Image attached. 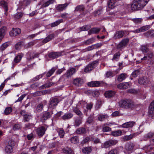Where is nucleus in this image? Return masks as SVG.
I'll return each instance as SVG.
<instances>
[{"mask_svg": "<svg viewBox=\"0 0 154 154\" xmlns=\"http://www.w3.org/2000/svg\"><path fill=\"white\" fill-rule=\"evenodd\" d=\"M149 0H134L131 5L133 11L139 10L143 9L147 4Z\"/></svg>", "mask_w": 154, "mask_h": 154, "instance_id": "nucleus-1", "label": "nucleus"}, {"mask_svg": "<svg viewBox=\"0 0 154 154\" xmlns=\"http://www.w3.org/2000/svg\"><path fill=\"white\" fill-rule=\"evenodd\" d=\"M118 104L120 107L125 108H132L134 106L133 102L130 100H122Z\"/></svg>", "mask_w": 154, "mask_h": 154, "instance_id": "nucleus-2", "label": "nucleus"}, {"mask_svg": "<svg viewBox=\"0 0 154 154\" xmlns=\"http://www.w3.org/2000/svg\"><path fill=\"white\" fill-rule=\"evenodd\" d=\"M53 114V113L52 111L50 112L46 111L43 112L41 117V120L42 122H44L48 119L51 117Z\"/></svg>", "mask_w": 154, "mask_h": 154, "instance_id": "nucleus-3", "label": "nucleus"}, {"mask_svg": "<svg viewBox=\"0 0 154 154\" xmlns=\"http://www.w3.org/2000/svg\"><path fill=\"white\" fill-rule=\"evenodd\" d=\"M97 63V61H94L91 63L88 64L85 68L84 72L86 73L89 72L96 66Z\"/></svg>", "mask_w": 154, "mask_h": 154, "instance_id": "nucleus-4", "label": "nucleus"}, {"mask_svg": "<svg viewBox=\"0 0 154 154\" xmlns=\"http://www.w3.org/2000/svg\"><path fill=\"white\" fill-rule=\"evenodd\" d=\"M35 131L38 136L40 137L45 134L46 129L43 126H41L37 128Z\"/></svg>", "mask_w": 154, "mask_h": 154, "instance_id": "nucleus-5", "label": "nucleus"}, {"mask_svg": "<svg viewBox=\"0 0 154 154\" xmlns=\"http://www.w3.org/2000/svg\"><path fill=\"white\" fill-rule=\"evenodd\" d=\"M129 41V39L128 38L123 39L117 45V48L120 49L124 48L127 45Z\"/></svg>", "mask_w": 154, "mask_h": 154, "instance_id": "nucleus-6", "label": "nucleus"}, {"mask_svg": "<svg viewBox=\"0 0 154 154\" xmlns=\"http://www.w3.org/2000/svg\"><path fill=\"white\" fill-rule=\"evenodd\" d=\"M118 141L115 140H110L105 142L103 145V147L104 148H108L110 146L114 145L118 143Z\"/></svg>", "mask_w": 154, "mask_h": 154, "instance_id": "nucleus-7", "label": "nucleus"}, {"mask_svg": "<svg viewBox=\"0 0 154 154\" xmlns=\"http://www.w3.org/2000/svg\"><path fill=\"white\" fill-rule=\"evenodd\" d=\"M59 103L58 99L57 98H51L50 99L49 106L51 108H54Z\"/></svg>", "mask_w": 154, "mask_h": 154, "instance_id": "nucleus-8", "label": "nucleus"}, {"mask_svg": "<svg viewBox=\"0 0 154 154\" xmlns=\"http://www.w3.org/2000/svg\"><path fill=\"white\" fill-rule=\"evenodd\" d=\"M21 30L19 28H13L12 30L9 32V35L11 36H15L20 33Z\"/></svg>", "mask_w": 154, "mask_h": 154, "instance_id": "nucleus-9", "label": "nucleus"}, {"mask_svg": "<svg viewBox=\"0 0 154 154\" xmlns=\"http://www.w3.org/2000/svg\"><path fill=\"white\" fill-rule=\"evenodd\" d=\"M150 28V26L146 25L141 27L135 30L131 31V32L134 33H139L141 32H145L149 29Z\"/></svg>", "mask_w": 154, "mask_h": 154, "instance_id": "nucleus-10", "label": "nucleus"}, {"mask_svg": "<svg viewBox=\"0 0 154 154\" xmlns=\"http://www.w3.org/2000/svg\"><path fill=\"white\" fill-rule=\"evenodd\" d=\"M102 82V81H93L88 82L87 85L90 87H98L100 85Z\"/></svg>", "mask_w": 154, "mask_h": 154, "instance_id": "nucleus-11", "label": "nucleus"}, {"mask_svg": "<svg viewBox=\"0 0 154 154\" xmlns=\"http://www.w3.org/2000/svg\"><path fill=\"white\" fill-rule=\"evenodd\" d=\"M76 71V69L74 68H72L67 70L66 72L65 75H66V77L68 78L70 77L73 74H75Z\"/></svg>", "mask_w": 154, "mask_h": 154, "instance_id": "nucleus-12", "label": "nucleus"}, {"mask_svg": "<svg viewBox=\"0 0 154 154\" xmlns=\"http://www.w3.org/2000/svg\"><path fill=\"white\" fill-rule=\"evenodd\" d=\"M109 118V116L107 114L104 113H100L98 116V120L102 122L104 121L105 119Z\"/></svg>", "mask_w": 154, "mask_h": 154, "instance_id": "nucleus-13", "label": "nucleus"}, {"mask_svg": "<svg viewBox=\"0 0 154 154\" xmlns=\"http://www.w3.org/2000/svg\"><path fill=\"white\" fill-rule=\"evenodd\" d=\"M134 147V145L133 143H128L125 145V149L129 153L132 152Z\"/></svg>", "mask_w": 154, "mask_h": 154, "instance_id": "nucleus-14", "label": "nucleus"}, {"mask_svg": "<svg viewBox=\"0 0 154 154\" xmlns=\"http://www.w3.org/2000/svg\"><path fill=\"white\" fill-rule=\"evenodd\" d=\"M130 86V83L125 82L121 83L117 85L118 88L121 89H126L129 87Z\"/></svg>", "mask_w": 154, "mask_h": 154, "instance_id": "nucleus-15", "label": "nucleus"}, {"mask_svg": "<svg viewBox=\"0 0 154 154\" xmlns=\"http://www.w3.org/2000/svg\"><path fill=\"white\" fill-rule=\"evenodd\" d=\"M69 5V3H66L63 4L58 5L56 8L57 10L60 11H63L65 9L66 7Z\"/></svg>", "mask_w": 154, "mask_h": 154, "instance_id": "nucleus-16", "label": "nucleus"}, {"mask_svg": "<svg viewBox=\"0 0 154 154\" xmlns=\"http://www.w3.org/2000/svg\"><path fill=\"white\" fill-rule=\"evenodd\" d=\"M135 124L134 122H129L124 123L121 125V127L123 128H129L132 127Z\"/></svg>", "mask_w": 154, "mask_h": 154, "instance_id": "nucleus-17", "label": "nucleus"}, {"mask_svg": "<svg viewBox=\"0 0 154 154\" xmlns=\"http://www.w3.org/2000/svg\"><path fill=\"white\" fill-rule=\"evenodd\" d=\"M55 35L54 33L50 34L42 40V43L45 44L51 41L54 38Z\"/></svg>", "mask_w": 154, "mask_h": 154, "instance_id": "nucleus-18", "label": "nucleus"}, {"mask_svg": "<svg viewBox=\"0 0 154 154\" xmlns=\"http://www.w3.org/2000/svg\"><path fill=\"white\" fill-rule=\"evenodd\" d=\"M6 31V27L5 26H3L0 29V41L5 35Z\"/></svg>", "mask_w": 154, "mask_h": 154, "instance_id": "nucleus-19", "label": "nucleus"}, {"mask_svg": "<svg viewBox=\"0 0 154 154\" xmlns=\"http://www.w3.org/2000/svg\"><path fill=\"white\" fill-rule=\"evenodd\" d=\"M115 94V92L113 91H108L105 92L104 96L106 98H109L113 97Z\"/></svg>", "mask_w": 154, "mask_h": 154, "instance_id": "nucleus-20", "label": "nucleus"}, {"mask_svg": "<svg viewBox=\"0 0 154 154\" xmlns=\"http://www.w3.org/2000/svg\"><path fill=\"white\" fill-rule=\"evenodd\" d=\"M149 81L148 79L146 77H144L142 78H140L138 80V83L140 84H146L149 83Z\"/></svg>", "mask_w": 154, "mask_h": 154, "instance_id": "nucleus-21", "label": "nucleus"}, {"mask_svg": "<svg viewBox=\"0 0 154 154\" xmlns=\"http://www.w3.org/2000/svg\"><path fill=\"white\" fill-rule=\"evenodd\" d=\"M73 82L74 85L80 86L83 83V80L81 78H77L73 80Z\"/></svg>", "mask_w": 154, "mask_h": 154, "instance_id": "nucleus-22", "label": "nucleus"}, {"mask_svg": "<svg viewBox=\"0 0 154 154\" xmlns=\"http://www.w3.org/2000/svg\"><path fill=\"white\" fill-rule=\"evenodd\" d=\"M92 150V147L91 146L85 147L83 148L82 149V152L85 154L90 153Z\"/></svg>", "mask_w": 154, "mask_h": 154, "instance_id": "nucleus-23", "label": "nucleus"}, {"mask_svg": "<svg viewBox=\"0 0 154 154\" xmlns=\"http://www.w3.org/2000/svg\"><path fill=\"white\" fill-rule=\"evenodd\" d=\"M101 29L97 27H94L91 28L88 32L89 34H97L100 31Z\"/></svg>", "mask_w": 154, "mask_h": 154, "instance_id": "nucleus-24", "label": "nucleus"}, {"mask_svg": "<svg viewBox=\"0 0 154 154\" xmlns=\"http://www.w3.org/2000/svg\"><path fill=\"white\" fill-rule=\"evenodd\" d=\"M72 110L75 113L79 116H81L83 115L82 112L79 109L78 106L77 105L73 107Z\"/></svg>", "mask_w": 154, "mask_h": 154, "instance_id": "nucleus-25", "label": "nucleus"}, {"mask_svg": "<svg viewBox=\"0 0 154 154\" xmlns=\"http://www.w3.org/2000/svg\"><path fill=\"white\" fill-rule=\"evenodd\" d=\"M140 50L143 53L145 54L146 53H148L149 51V49L148 48V46L147 45H142L141 46Z\"/></svg>", "mask_w": 154, "mask_h": 154, "instance_id": "nucleus-26", "label": "nucleus"}, {"mask_svg": "<svg viewBox=\"0 0 154 154\" xmlns=\"http://www.w3.org/2000/svg\"><path fill=\"white\" fill-rule=\"evenodd\" d=\"M148 112L150 114L154 113V100L151 102L150 104L149 107Z\"/></svg>", "mask_w": 154, "mask_h": 154, "instance_id": "nucleus-27", "label": "nucleus"}, {"mask_svg": "<svg viewBox=\"0 0 154 154\" xmlns=\"http://www.w3.org/2000/svg\"><path fill=\"white\" fill-rule=\"evenodd\" d=\"M125 34L124 32L123 31H119L116 32L115 35V38H120L122 37Z\"/></svg>", "mask_w": 154, "mask_h": 154, "instance_id": "nucleus-28", "label": "nucleus"}, {"mask_svg": "<svg viewBox=\"0 0 154 154\" xmlns=\"http://www.w3.org/2000/svg\"><path fill=\"white\" fill-rule=\"evenodd\" d=\"M55 0H49L45 2L41 6V8H43L48 6L50 5L53 4L55 2Z\"/></svg>", "mask_w": 154, "mask_h": 154, "instance_id": "nucleus-29", "label": "nucleus"}, {"mask_svg": "<svg viewBox=\"0 0 154 154\" xmlns=\"http://www.w3.org/2000/svg\"><path fill=\"white\" fill-rule=\"evenodd\" d=\"M60 55V54L59 52H51L48 55V57L52 59L55 58Z\"/></svg>", "mask_w": 154, "mask_h": 154, "instance_id": "nucleus-30", "label": "nucleus"}, {"mask_svg": "<svg viewBox=\"0 0 154 154\" xmlns=\"http://www.w3.org/2000/svg\"><path fill=\"white\" fill-rule=\"evenodd\" d=\"M154 136V132H150L144 136V138L145 140H146L147 139L152 138Z\"/></svg>", "mask_w": 154, "mask_h": 154, "instance_id": "nucleus-31", "label": "nucleus"}, {"mask_svg": "<svg viewBox=\"0 0 154 154\" xmlns=\"http://www.w3.org/2000/svg\"><path fill=\"white\" fill-rule=\"evenodd\" d=\"M37 56L38 55L29 52H28L27 54V58L29 60L33 59Z\"/></svg>", "mask_w": 154, "mask_h": 154, "instance_id": "nucleus-32", "label": "nucleus"}, {"mask_svg": "<svg viewBox=\"0 0 154 154\" xmlns=\"http://www.w3.org/2000/svg\"><path fill=\"white\" fill-rule=\"evenodd\" d=\"M62 150L63 152L65 154H71L73 152L72 150L70 148L68 147L63 148Z\"/></svg>", "mask_w": 154, "mask_h": 154, "instance_id": "nucleus-33", "label": "nucleus"}, {"mask_svg": "<svg viewBox=\"0 0 154 154\" xmlns=\"http://www.w3.org/2000/svg\"><path fill=\"white\" fill-rule=\"evenodd\" d=\"M58 69V66H56L55 67H53L50 70H49L47 73L46 76L48 77L51 76L55 72V70Z\"/></svg>", "mask_w": 154, "mask_h": 154, "instance_id": "nucleus-34", "label": "nucleus"}, {"mask_svg": "<svg viewBox=\"0 0 154 154\" xmlns=\"http://www.w3.org/2000/svg\"><path fill=\"white\" fill-rule=\"evenodd\" d=\"M153 56V53L151 51H149L147 54L146 56H144L143 57L144 60H148V61L149 60V59L151 58Z\"/></svg>", "mask_w": 154, "mask_h": 154, "instance_id": "nucleus-35", "label": "nucleus"}, {"mask_svg": "<svg viewBox=\"0 0 154 154\" xmlns=\"http://www.w3.org/2000/svg\"><path fill=\"white\" fill-rule=\"evenodd\" d=\"M73 116V114L71 113H66L62 117V118L64 120L68 119L71 118Z\"/></svg>", "mask_w": 154, "mask_h": 154, "instance_id": "nucleus-36", "label": "nucleus"}, {"mask_svg": "<svg viewBox=\"0 0 154 154\" xmlns=\"http://www.w3.org/2000/svg\"><path fill=\"white\" fill-rule=\"evenodd\" d=\"M116 0H110L108 3V6L109 8H113L115 6Z\"/></svg>", "mask_w": 154, "mask_h": 154, "instance_id": "nucleus-37", "label": "nucleus"}, {"mask_svg": "<svg viewBox=\"0 0 154 154\" xmlns=\"http://www.w3.org/2000/svg\"><path fill=\"white\" fill-rule=\"evenodd\" d=\"M0 5L4 8L5 11L7 12L8 11V7L7 3L5 1L2 0L0 2Z\"/></svg>", "mask_w": 154, "mask_h": 154, "instance_id": "nucleus-38", "label": "nucleus"}, {"mask_svg": "<svg viewBox=\"0 0 154 154\" xmlns=\"http://www.w3.org/2000/svg\"><path fill=\"white\" fill-rule=\"evenodd\" d=\"M23 56L22 53L19 54L14 58V61L16 63H18L20 62L21 59L22 57Z\"/></svg>", "mask_w": 154, "mask_h": 154, "instance_id": "nucleus-39", "label": "nucleus"}, {"mask_svg": "<svg viewBox=\"0 0 154 154\" xmlns=\"http://www.w3.org/2000/svg\"><path fill=\"white\" fill-rule=\"evenodd\" d=\"M127 77V75L125 73H122L120 74L118 77V80L119 82H122Z\"/></svg>", "mask_w": 154, "mask_h": 154, "instance_id": "nucleus-40", "label": "nucleus"}, {"mask_svg": "<svg viewBox=\"0 0 154 154\" xmlns=\"http://www.w3.org/2000/svg\"><path fill=\"white\" fill-rule=\"evenodd\" d=\"M63 21V19H60L57 20L55 22L51 23L50 24L51 26V27H54L57 26L59 25L60 23L62 22Z\"/></svg>", "mask_w": 154, "mask_h": 154, "instance_id": "nucleus-41", "label": "nucleus"}, {"mask_svg": "<svg viewBox=\"0 0 154 154\" xmlns=\"http://www.w3.org/2000/svg\"><path fill=\"white\" fill-rule=\"evenodd\" d=\"M5 150L7 153H11L13 150V147L7 145L5 147Z\"/></svg>", "mask_w": 154, "mask_h": 154, "instance_id": "nucleus-42", "label": "nucleus"}, {"mask_svg": "<svg viewBox=\"0 0 154 154\" xmlns=\"http://www.w3.org/2000/svg\"><path fill=\"white\" fill-rule=\"evenodd\" d=\"M112 134L114 136H119L122 135V131L120 130L115 131L112 132Z\"/></svg>", "mask_w": 154, "mask_h": 154, "instance_id": "nucleus-43", "label": "nucleus"}, {"mask_svg": "<svg viewBox=\"0 0 154 154\" xmlns=\"http://www.w3.org/2000/svg\"><path fill=\"white\" fill-rule=\"evenodd\" d=\"M85 129L83 128H79L76 131V133L78 134H82L86 132Z\"/></svg>", "mask_w": 154, "mask_h": 154, "instance_id": "nucleus-44", "label": "nucleus"}, {"mask_svg": "<svg viewBox=\"0 0 154 154\" xmlns=\"http://www.w3.org/2000/svg\"><path fill=\"white\" fill-rule=\"evenodd\" d=\"M85 8L83 5H79L76 7L75 8V11H83L84 10Z\"/></svg>", "mask_w": 154, "mask_h": 154, "instance_id": "nucleus-45", "label": "nucleus"}, {"mask_svg": "<svg viewBox=\"0 0 154 154\" xmlns=\"http://www.w3.org/2000/svg\"><path fill=\"white\" fill-rule=\"evenodd\" d=\"M12 111V109L10 107H6L4 110V113L6 115L9 114Z\"/></svg>", "mask_w": 154, "mask_h": 154, "instance_id": "nucleus-46", "label": "nucleus"}, {"mask_svg": "<svg viewBox=\"0 0 154 154\" xmlns=\"http://www.w3.org/2000/svg\"><path fill=\"white\" fill-rule=\"evenodd\" d=\"M82 117L76 119L75 121V126H79L82 122Z\"/></svg>", "mask_w": 154, "mask_h": 154, "instance_id": "nucleus-47", "label": "nucleus"}, {"mask_svg": "<svg viewBox=\"0 0 154 154\" xmlns=\"http://www.w3.org/2000/svg\"><path fill=\"white\" fill-rule=\"evenodd\" d=\"M70 141L72 143L77 144L79 142V140L78 137L75 136L71 138Z\"/></svg>", "mask_w": 154, "mask_h": 154, "instance_id": "nucleus-48", "label": "nucleus"}, {"mask_svg": "<svg viewBox=\"0 0 154 154\" xmlns=\"http://www.w3.org/2000/svg\"><path fill=\"white\" fill-rule=\"evenodd\" d=\"M57 132L60 138H63L65 132L64 130L61 128L59 129Z\"/></svg>", "mask_w": 154, "mask_h": 154, "instance_id": "nucleus-49", "label": "nucleus"}, {"mask_svg": "<svg viewBox=\"0 0 154 154\" xmlns=\"http://www.w3.org/2000/svg\"><path fill=\"white\" fill-rule=\"evenodd\" d=\"M119 152L118 148H116L111 149L108 153V154H118Z\"/></svg>", "mask_w": 154, "mask_h": 154, "instance_id": "nucleus-50", "label": "nucleus"}, {"mask_svg": "<svg viewBox=\"0 0 154 154\" xmlns=\"http://www.w3.org/2000/svg\"><path fill=\"white\" fill-rule=\"evenodd\" d=\"M91 26L90 25H87L86 26H83L80 28V31H85L88 30Z\"/></svg>", "mask_w": 154, "mask_h": 154, "instance_id": "nucleus-51", "label": "nucleus"}, {"mask_svg": "<svg viewBox=\"0 0 154 154\" xmlns=\"http://www.w3.org/2000/svg\"><path fill=\"white\" fill-rule=\"evenodd\" d=\"M102 131L103 132H106L108 131H111V128L107 126H102Z\"/></svg>", "mask_w": 154, "mask_h": 154, "instance_id": "nucleus-52", "label": "nucleus"}, {"mask_svg": "<svg viewBox=\"0 0 154 154\" xmlns=\"http://www.w3.org/2000/svg\"><path fill=\"white\" fill-rule=\"evenodd\" d=\"M23 44V42H18L15 45V49L17 50H19Z\"/></svg>", "mask_w": 154, "mask_h": 154, "instance_id": "nucleus-53", "label": "nucleus"}, {"mask_svg": "<svg viewBox=\"0 0 154 154\" xmlns=\"http://www.w3.org/2000/svg\"><path fill=\"white\" fill-rule=\"evenodd\" d=\"M146 34L148 36L154 37V30H150L146 33Z\"/></svg>", "mask_w": 154, "mask_h": 154, "instance_id": "nucleus-54", "label": "nucleus"}, {"mask_svg": "<svg viewBox=\"0 0 154 154\" xmlns=\"http://www.w3.org/2000/svg\"><path fill=\"white\" fill-rule=\"evenodd\" d=\"M43 108V105L42 103L39 104L37 107V110L38 112H40L42 111Z\"/></svg>", "mask_w": 154, "mask_h": 154, "instance_id": "nucleus-55", "label": "nucleus"}, {"mask_svg": "<svg viewBox=\"0 0 154 154\" xmlns=\"http://www.w3.org/2000/svg\"><path fill=\"white\" fill-rule=\"evenodd\" d=\"M120 55V53L119 52H118L115 53L114 55V56L112 60H117L119 58Z\"/></svg>", "mask_w": 154, "mask_h": 154, "instance_id": "nucleus-56", "label": "nucleus"}, {"mask_svg": "<svg viewBox=\"0 0 154 154\" xmlns=\"http://www.w3.org/2000/svg\"><path fill=\"white\" fill-rule=\"evenodd\" d=\"M153 145H154V144L151 143L150 145L146 146L144 147V148L147 149L149 151H150L153 149V147L152 146Z\"/></svg>", "mask_w": 154, "mask_h": 154, "instance_id": "nucleus-57", "label": "nucleus"}, {"mask_svg": "<svg viewBox=\"0 0 154 154\" xmlns=\"http://www.w3.org/2000/svg\"><path fill=\"white\" fill-rule=\"evenodd\" d=\"M8 45L7 43H5L0 46V50L1 51H3L8 47Z\"/></svg>", "mask_w": 154, "mask_h": 154, "instance_id": "nucleus-58", "label": "nucleus"}, {"mask_svg": "<svg viewBox=\"0 0 154 154\" xmlns=\"http://www.w3.org/2000/svg\"><path fill=\"white\" fill-rule=\"evenodd\" d=\"M134 136L133 134H130L128 136H126L124 137V139L125 140H128L131 139Z\"/></svg>", "mask_w": 154, "mask_h": 154, "instance_id": "nucleus-59", "label": "nucleus"}, {"mask_svg": "<svg viewBox=\"0 0 154 154\" xmlns=\"http://www.w3.org/2000/svg\"><path fill=\"white\" fill-rule=\"evenodd\" d=\"M15 141L12 140H10L9 141V142H8V145L9 146H10L12 147L13 148L14 146L15 145Z\"/></svg>", "mask_w": 154, "mask_h": 154, "instance_id": "nucleus-60", "label": "nucleus"}, {"mask_svg": "<svg viewBox=\"0 0 154 154\" xmlns=\"http://www.w3.org/2000/svg\"><path fill=\"white\" fill-rule=\"evenodd\" d=\"M21 126L19 124H15L13 127V129L14 130H19L21 128Z\"/></svg>", "mask_w": 154, "mask_h": 154, "instance_id": "nucleus-61", "label": "nucleus"}, {"mask_svg": "<svg viewBox=\"0 0 154 154\" xmlns=\"http://www.w3.org/2000/svg\"><path fill=\"white\" fill-rule=\"evenodd\" d=\"M31 2L30 0H24L23 2V5L25 6H27L29 5Z\"/></svg>", "mask_w": 154, "mask_h": 154, "instance_id": "nucleus-62", "label": "nucleus"}, {"mask_svg": "<svg viewBox=\"0 0 154 154\" xmlns=\"http://www.w3.org/2000/svg\"><path fill=\"white\" fill-rule=\"evenodd\" d=\"M139 73V72L138 70H136L133 72L131 74L132 77H135L138 75Z\"/></svg>", "mask_w": 154, "mask_h": 154, "instance_id": "nucleus-63", "label": "nucleus"}, {"mask_svg": "<svg viewBox=\"0 0 154 154\" xmlns=\"http://www.w3.org/2000/svg\"><path fill=\"white\" fill-rule=\"evenodd\" d=\"M99 94V92L98 91H94L92 92V95L94 97H97Z\"/></svg>", "mask_w": 154, "mask_h": 154, "instance_id": "nucleus-64", "label": "nucleus"}]
</instances>
